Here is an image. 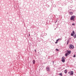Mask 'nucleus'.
<instances>
[{"instance_id": "nucleus-1", "label": "nucleus", "mask_w": 76, "mask_h": 76, "mask_svg": "<svg viewBox=\"0 0 76 76\" xmlns=\"http://www.w3.org/2000/svg\"><path fill=\"white\" fill-rule=\"evenodd\" d=\"M75 18V16L74 15L73 16H72L70 18V20H73V21H74V18Z\"/></svg>"}, {"instance_id": "nucleus-2", "label": "nucleus", "mask_w": 76, "mask_h": 76, "mask_svg": "<svg viewBox=\"0 0 76 76\" xmlns=\"http://www.w3.org/2000/svg\"><path fill=\"white\" fill-rule=\"evenodd\" d=\"M69 48L70 49H73V48H74V46L72 45H69Z\"/></svg>"}, {"instance_id": "nucleus-3", "label": "nucleus", "mask_w": 76, "mask_h": 76, "mask_svg": "<svg viewBox=\"0 0 76 76\" xmlns=\"http://www.w3.org/2000/svg\"><path fill=\"white\" fill-rule=\"evenodd\" d=\"M62 61L63 63H64L65 62V59H64V57H63L61 58Z\"/></svg>"}, {"instance_id": "nucleus-4", "label": "nucleus", "mask_w": 76, "mask_h": 76, "mask_svg": "<svg viewBox=\"0 0 76 76\" xmlns=\"http://www.w3.org/2000/svg\"><path fill=\"white\" fill-rule=\"evenodd\" d=\"M46 70L48 72H50V68L48 67H46Z\"/></svg>"}, {"instance_id": "nucleus-5", "label": "nucleus", "mask_w": 76, "mask_h": 76, "mask_svg": "<svg viewBox=\"0 0 76 76\" xmlns=\"http://www.w3.org/2000/svg\"><path fill=\"white\" fill-rule=\"evenodd\" d=\"M71 73L70 74V75L71 76H72V75H73V71H71Z\"/></svg>"}, {"instance_id": "nucleus-6", "label": "nucleus", "mask_w": 76, "mask_h": 76, "mask_svg": "<svg viewBox=\"0 0 76 76\" xmlns=\"http://www.w3.org/2000/svg\"><path fill=\"white\" fill-rule=\"evenodd\" d=\"M67 53L69 54H70V53H71V51H69L68 50H67Z\"/></svg>"}, {"instance_id": "nucleus-7", "label": "nucleus", "mask_w": 76, "mask_h": 76, "mask_svg": "<svg viewBox=\"0 0 76 76\" xmlns=\"http://www.w3.org/2000/svg\"><path fill=\"white\" fill-rule=\"evenodd\" d=\"M59 39H58L56 40V42H55V43L57 44V42H58V40H59Z\"/></svg>"}, {"instance_id": "nucleus-8", "label": "nucleus", "mask_w": 76, "mask_h": 76, "mask_svg": "<svg viewBox=\"0 0 76 76\" xmlns=\"http://www.w3.org/2000/svg\"><path fill=\"white\" fill-rule=\"evenodd\" d=\"M68 54H69L67 53H65V56L67 57V56H68Z\"/></svg>"}, {"instance_id": "nucleus-9", "label": "nucleus", "mask_w": 76, "mask_h": 76, "mask_svg": "<svg viewBox=\"0 0 76 76\" xmlns=\"http://www.w3.org/2000/svg\"><path fill=\"white\" fill-rule=\"evenodd\" d=\"M35 60H33V64H35Z\"/></svg>"}, {"instance_id": "nucleus-10", "label": "nucleus", "mask_w": 76, "mask_h": 76, "mask_svg": "<svg viewBox=\"0 0 76 76\" xmlns=\"http://www.w3.org/2000/svg\"><path fill=\"white\" fill-rule=\"evenodd\" d=\"M70 15H73V12H69Z\"/></svg>"}, {"instance_id": "nucleus-11", "label": "nucleus", "mask_w": 76, "mask_h": 76, "mask_svg": "<svg viewBox=\"0 0 76 76\" xmlns=\"http://www.w3.org/2000/svg\"><path fill=\"white\" fill-rule=\"evenodd\" d=\"M69 41H70L69 40H68L67 42V44H68L69 42Z\"/></svg>"}, {"instance_id": "nucleus-12", "label": "nucleus", "mask_w": 76, "mask_h": 76, "mask_svg": "<svg viewBox=\"0 0 76 76\" xmlns=\"http://www.w3.org/2000/svg\"><path fill=\"white\" fill-rule=\"evenodd\" d=\"M65 73H67V69H66L65 70Z\"/></svg>"}, {"instance_id": "nucleus-13", "label": "nucleus", "mask_w": 76, "mask_h": 76, "mask_svg": "<svg viewBox=\"0 0 76 76\" xmlns=\"http://www.w3.org/2000/svg\"><path fill=\"white\" fill-rule=\"evenodd\" d=\"M59 76H62V73H61L59 74Z\"/></svg>"}, {"instance_id": "nucleus-14", "label": "nucleus", "mask_w": 76, "mask_h": 76, "mask_svg": "<svg viewBox=\"0 0 76 76\" xmlns=\"http://www.w3.org/2000/svg\"><path fill=\"white\" fill-rule=\"evenodd\" d=\"M56 51H58V49H56Z\"/></svg>"}, {"instance_id": "nucleus-15", "label": "nucleus", "mask_w": 76, "mask_h": 76, "mask_svg": "<svg viewBox=\"0 0 76 76\" xmlns=\"http://www.w3.org/2000/svg\"><path fill=\"white\" fill-rule=\"evenodd\" d=\"M72 33H73V34H75V31H72Z\"/></svg>"}, {"instance_id": "nucleus-16", "label": "nucleus", "mask_w": 76, "mask_h": 76, "mask_svg": "<svg viewBox=\"0 0 76 76\" xmlns=\"http://www.w3.org/2000/svg\"><path fill=\"white\" fill-rule=\"evenodd\" d=\"M71 36H73V33H71Z\"/></svg>"}, {"instance_id": "nucleus-17", "label": "nucleus", "mask_w": 76, "mask_h": 76, "mask_svg": "<svg viewBox=\"0 0 76 76\" xmlns=\"http://www.w3.org/2000/svg\"><path fill=\"white\" fill-rule=\"evenodd\" d=\"M73 57H76V55H74V56H73Z\"/></svg>"}, {"instance_id": "nucleus-18", "label": "nucleus", "mask_w": 76, "mask_h": 76, "mask_svg": "<svg viewBox=\"0 0 76 76\" xmlns=\"http://www.w3.org/2000/svg\"><path fill=\"white\" fill-rule=\"evenodd\" d=\"M72 26H74V25H75V23L72 24Z\"/></svg>"}, {"instance_id": "nucleus-19", "label": "nucleus", "mask_w": 76, "mask_h": 76, "mask_svg": "<svg viewBox=\"0 0 76 76\" xmlns=\"http://www.w3.org/2000/svg\"><path fill=\"white\" fill-rule=\"evenodd\" d=\"M56 7V5H54V7Z\"/></svg>"}, {"instance_id": "nucleus-20", "label": "nucleus", "mask_w": 76, "mask_h": 76, "mask_svg": "<svg viewBox=\"0 0 76 76\" xmlns=\"http://www.w3.org/2000/svg\"><path fill=\"white\" fill-rule=\"evenodd\" d=\"M70 73H70V72H68V74H70Z\"/></svg>"}, {"instance_id": "nucleus-21", "label": "nucleus", "mask_w": 76, "mask_h": 76, "mask_svg": "<svg viewBox=\"0 0 76 76\" xmlns=\"http://www.w3.org/2000/svg\"><path fill=\"white\" fill-rule=\"evenodd\" d=\"M45 35H47V33H45Z\"/></svg>"}, {"instance_id": "nucleus-22", "label": "nucleus", "mask_w": 76, "mask_h": 76, "mask_svg": "<svg viewBox=\"0 0 76 76\" xmlns=\"http://www.w3.org/2000/svg\"><path fill=\"white\" fill-rule=\"evenodd\" d=\"M75 38H76V35L75 36V37H74Z\"/></svg>"}, {"instance_id": "nucleus-23", "label": "nucleus", "mask_w": 76, "mask_h": 76, "mask_svg": "<svg viewBox=\"0 0 76 76\" xmlns=\"http://www.w3.org/2000/svg\"><path fill=\"white\" fill-rule=\"evenodd\" d=\"M70 3H72V1H70Z\"/></svg>"}, {"instance_id": "nucleus-24", "label": "nucleus", "mask_w": 76, "mask_h": 76, "mask_svg": "<svg viewBox=\"0 0 76 76\" xmlns=\"http://www.w3.org/2000/svg\"><path fill=\"white\" fill-rule=\"evenodd\" d=\"M29 37H30V34H29Z\"/></svg>"}, {"instance_id": "nucleus-25", "label": "nucleus", "mask_w": 76, "mask_h": 76, "mask_svg": "<svg viewBox=\"0 0 76 76\" xmlns=\"http://www.w3.org/2000/svg\"><path fill=\"white\" fill-rule=\"evenodd\" d=\"M57 21H56V22H57Z\"/></svg>"}, {"instance_id": "nucleus-26", "label": "nucleus", "mask_w": 76, "mask_h": 76, "mask_svg": "<svg viewBox=\"0 0 76 76\" xmlns=\"http://www.w3.org/2000/svg\"><path fill=\"white\" fill-rule=\"evenodd\" d=\"M35 51H36V50H35Z\"/></svg>"}, {"instance_id": "nucleus-27", "label": "nucleus", "mask_w": 76, "mask_h": 76, "mask_svg": "<svg viewBox=\"0 0 76 76\" xmlns=\"http://www.w3.org/2000/svg\"><path fill=\"white\" fill-rule=\"evenodd\" d=\"M53 63H54V61H53Z\"/></svg>"}, {"instance_id": "nucleus-28", "label": "nucleus", "mask_w": 76, "mask_h": 76, "mask_svg": "<svg viewBox=\"0 0 76 76\" xmlns=\"http://www.w3.org/2000/svg\"><path fill=\"white\" fill-rule=\"evenodd\" d=\"M64 3H65V2H64Z\"/></svg>"}]
</instances>
